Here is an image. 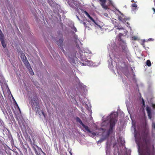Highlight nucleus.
Listing matches in <instances>:
<instances>
[{
	"instance_id": "nucleus-1",
	"label": "nucleus",
	"mask_w": 155,
	"mask_h": 155,
	"mask_svg": "<svg viewBox=\"0 0 155 155\" xmlns=\"http://www.w3.org/2000/svg\"><path fill=\"white\" fill-rule=\"evenodd\" d=\"M124 34L122 33H119L118 35V40L119 41H121V42L120 43V45L121 48L122 52L123 53L124 55L126 56V58L129 60V58L130 55V54L126 43L124 41L122 40L121 38V37Z\"/></svg>"
},
{
	"instance_id": "nucleus-2",
	"label": "nucleus",
	"mask_w": 155,
	"mask_h": 155,
	"mask_svg": "<svg viewBox=\"0 0 155 155\" xmlns=\"http://www.w3.org/2000/svg\"><path fill=\"white\" fill-rule=\"evenodd\" d=\"M117 114L113 113L110 115V128L107 133L108 135L112 133L113 129L117 121Z\"/></svg>"
},
{
	"instance_id": "nucleus-3",
	"label": "nucleus",
	"mask_w": 155,
	"mask_h": 155,
	"mask_svg": "<svg viewBox=\"0 0 155 155\" xmlns=\"http://www.w3.org/2000/svg\"><path fill=\"white\" fill-rule=\"evenodd\" d=\"M37 97L35 96L31 99L30 102L32 109L35 110L36 113H39L40 112V108L39 103L37 101Z\"/></svg>"
},
{
	"instance_id": "nucleus-4",
	"label": "nucleus",
	"mask_w": 155,
	"mask_h": 155,
	"mask_svg": "<svg viewBox=\"0 0 155 155\" xmlns=\"http://www.w3.org/2000/svg\"><path fill=\"white\" fill-rule=\"evenodd\" d=\"M141 134V138L143 142L147 144V138L149 134V130L146 126V124L145 125L144 128L142 130Z\"/></svg>"
},
{
	"instance_id": "nucleus-5",
	"label": "nucleus",
	"mask_w": 155,
	"mask_h": 155,
	"mask_svg": "<svg viewBox=\"0 0 155 155\" xmlns=\"http://www.w3.org/2000/svg\"><path fill=\"white\" fill-rule=\"evenodd\" d=\"M75 120L77 122L79 123L81 125H82L83 127L85 129V130L87 132L92 134L94 136H95L96 135V133L94 132H92V131L90 130L88 127L87 126L85 125L83 123L79 117H77L76 118Z\"/></svg>"
},
{
	"instance_id": "nucleus-6",
	"label": "nucleus",
	"mask_w": 155,
	"mask_h": 155,
	"mask_svg": "<svg viewBox=\"0 0 155 155\" xmlns=\"http://www.w3.org/2000/svg\"><path fill=\"white\" fill-rule=\"evenodd\" d=\"M30 142L32 146V147L33 148V149L34 150L36 155H40V154H39L38 153L37 151V150H36V148H35V147H34V146H35L39 150H40L41 152H42L43 151H42V150L41 149V148L39 147L36 145L34 143H33V144L32 143L31 140L30 139Z\"/></svg>"
},
{
	"instance_id": "nucleus-7",
	"label": "nucleus",
	"mask_w": 155,
	"mask_h": 155,
	"mask_svg": "<svg viewBox=\"0 0 155 155\" xmlns=\"http://www.w3.org/2000/svg\"><path fill=\"white\" fill-rule=\"evenodd\" d=\"M113 24L114 25V28H115L116 29H117L119 30H124V28L122 27L120 28V23H118L117 20L115 19L112 20Z\"/></svg>"
},
{
	"instance_id": "nucleus-8",
	"label": "nucleus",
	"mask_w": 155,
	"mask_h": 155,
	"mask_svg": "<svg viewBox=\"0 0 155 155\" xmlns=\"http://www.w3.org/2000/svg\"><path fill=\"white\" fill-rule=\"evenodd\" d=\"M0 41L1 42L2 45L4 48H5L6 47V44L5 42L4 35L2 33L0 29Z\"/></svg>"
},
{
	"instance_id": "nucleus-9",
	"label": "nucleus",
	"mask_w": 155,
	"mask_h": 155,
	"mask_svg": "<svg viewBox=\"0 0 155 155\" xmlns=\"http://www.w3.org/2000/svg\"><path fill=\"white\" fill-rule=\"evenodd\" d=\"M63 41V38L62 37H61L58 40V41H57L56 42L57 44L58 45L59 47L61 49L62 51L65 54V51L63 49L62 47V43Z\"/></svg>"
},
{
	"instance_id": "nucleus-10",
	"label": "nucleus",
	"mask_w": 155,
	"mask_h": 155,
	"mask_svg": "<svg viewBox=\"0 0 155 155\" xmlns=\"http://www.w3.org/2000/svg\"><path fill=\"white\" fill-rule=\"evenodd\" d=\"M118 19L123 23L126 22L127 24L129 25L128 22H127V21H128V20H129L130 18H126L123 14H122L121 16H118Z\"/></svg>"
},
{
	"instance_id": "nucleus-11",
	"label": "nucleus",
	"mask_w": 155,
	"mask_h": 155,
	"mask_svg": "<svg viewBox=\"0 0 155 155\" xmlns=\"http://www.w3.org/2000/svg\"><path fill=\"white\" fill-rule=\"evenodd\" d=\"M21 58L22 61L25 65L28 68L30 67V65L29 63V62H28L25 55L24 54H21Z\"/></svg>"
},
{
	"instance_id": "nucleus-12",
	"label": "nucleus",
	"mask_w": 155,
	"mask_h": 155,
	"mask_svg": "<svg viewBox=\"0 0 155 155\" xmlns=\"http://www.w3.org/2000/svg\"><path fill=\"white\" fill-rule=\"evenodd\" d=\"M100 2V4L103 8L105 9H107L108 7L106 5V0H99Z\"/></svg>"
},
{
	"instance_id": "nucleus-13",
	"label": "nucleus",
	"mask_w": 155,
	"mask_h": 155,
	"mask_svg": "<svg viewBox=\"0 0 155 155\" xmlns=\"http://www.w3.org/2000/svg\"><path fill=\"white\" fill-rule=\"evenodd\" d=\"M84 13L85 15L93 22L96 25H98L97 22L95 21L94 19L89 15L88 13L86 11H84Z\"/></svg>"
},
{
	"instance_id": "nucleus-14",
	"label": "nucleus",
	"mask_w": 155,
	"mask_h": 155,
	"mask_svg": "<svg viewBox=\"0 0 155 155\" xmlns=\"http://www.w3.org/2000/svg\"><path fill=\"white\" fill-rule=\"evenodd\" d=\"M74 38L75 39L74 42H75V43H77L78 42H80V41L78 39V37L77 35H76V34H75L74 36Z\"/></svg>"
},
{
	"instance_id": "nucleus-15",
	"label": "nucleus",
	"mask_w": 155,
	"mask_h": 155,
	"mask_svg": "<svg viewBox=\"0 0 155 155\" xmlns=\"http://www.w3.org/2000/svg\"><path fill=\"white\" fill-rule=\"evenodd\" d=\"M131 6L132 7L133 10H135L137 9V5L135 3L132 4Z\"/></svg>"
},
{
	"instance_id": "nucleus-16",
	"label": "nucleus",
	"mask_w": 155,
	"mask_h": 155,
	"mask_svg": "<svg viewBox=\"0 0 155 155\" xmlns=\"http://www.w3.org/2000/svg\"><path fill=\"white\" fill-rule=\"evenodd\" d=\"M114 58L115 60L117 61L118 63L121 62V59L122 58H121L115 56Z\"/></svg>"
},
{
	"instance_id": "nucleus-17",
	"label": "nucleus",
	"mask_w": 155,
	"mask_h": 155,
	"mask_svg": "<svg viewBox=\"0 0 155 155\" xmlns=\"http://www.w3.org/2000/svg\"><path fill=\"white\" fill-rule=\"evenodd\" d=\"M83 24L84 25V26L86 28H87L88 30H90L91 29V28L89 27V26H88V25H89L87 23L85 22H83Z\"/></svg>"
},
{
	"instance_id": "nucleus-18",
	"label": "nucleus",
	"mask_w": 155,
	"mask_h": 155,
	"mask_svg": "<svg viewBox=\"0 0 155 155\" xmlns=\"http://www.w3.org/2000/svg\"><path fill=\"white\" fill-rule=\"evenodd\" d=\"M134 137L136 138H137V134H138V132L136 130V128H134Z\"/></svg>"
},
{
	"instance_id": "nucleus-19",
	"label": "nucleus",
	"mask_w": 155,
	"mask_h": 155,
	"mask_svg": "<svg viewBox=\"0 0 155 155\" xmlns=\"http://www.w3.org/2000/svg\"><path fill=\"white\" fill-rule=\"evenodd\" d=\"M145 150L146 152V153L147 154L149 155H150V150L149 148L147 146H146V147Z\"/></svg>"
},
{
	"instance_id": "nucleus-20",
	"label": "nucleus",
	"mask_w": 155,
	"mask_h": 155,
	"mask_svg": "<svg viewBox=\"0 0 155 155\" xmlns=\"http://www.w3.org/2000/svg\"><path fill=\"white\" fill-rule=\"evenodd\" d=\"M146 64L149 67H150L151 65V63L150 61L148 60L146 61Z\"/></svg>"
},
{
	"instance_id": "nucleus-21",
	"label": "nucleus",
	"mask_w": 155,
	"mask_h": 155,
	"mask_svg": "<svg viewBox=\"0 0 155 155\" xmlns=\"http://www.w3.org/2000/svg\"><path fill=\"white\" fill-rule=\"evenodd\" d=\"M146 110L147 111V113H151V110L150 109L149 107H147L146 109Z\"/></svg>"
},
{
	"instance_id": "nucleus-22",
	"label": "nucleus",
	"mask_w": 155,
	"mask_h": 155,
	"mask_svg": "<svg viewBox=\"0 0 155 155\" xmlns=\"http://www.w3.org/2000/svg\"><path fill=\"white\" fill-rule=\"evenodd\" d=\"M48 2L49 4V5L51 6L52 4H53V2L52 0H48Z\"/></svg>"
},
{
	"instance_id": "nucleus-23",
	"label": "nucleus",
	"mask_w": 155,
	"mask_h": 155,
	"mask_svg": "<svg viewBox=\"0 0 155 155\" xmlns=\"http://www.w3.org/2000/svg\"><path fill=\"white\" fill-rule=\"evenodd\" d=\"M147 114H148V118L150 119H151V118H152L151 112L149 113H147Z\"/></svg>"
},
{
	"instance_id": "nucleus-24",
	"label": "nucleus",
	"mask_w": 155,
	"mask_h": 155,
	"mask_svg": "<svg viewBox=\"0 0 155 155\" xmlns=\"http://www.w3.org/2000/svg\"><path fill=\"white\" fill-rule=\"evenodd\" d=\"M114 51L116 52H118L120 51V50H119V48L118 47H116V48L114 49Z\"/></svg>"
},
{
	"instance_id": "nucleus-25",
	"label": "nucleus",
	"mask_w": 155,
	"mask_h": 155,
	"mask_svg": "<svg viewBox=\"0 0 155 155\" xmlns=\"http://www.w3.org/2000/svg\"><path fill=\"white\" fill-rule=\"evenodd\" d=\"M71 29L74 30L75 32L77 31V29L75 26H73L72 28H71Z\"/></svg>"
},
{
	"instance_id": "nucleus-26",
	"label": "nucleus",
	"mask_w": 155,
	"mask_h": 155,
	"mask_svg": "<svg viewBox=\"0 0 155 155\" xmlns=\"http://www.w3.org/2000/svg\"><path fill=\"white\" fill-rule=\"evenodd\" d=\"M76 44V46L77 47V48L78 49H79V50L80 49V48L78 45V44L77 43H75Z\"/></svg>"
},
{
	"instance_id": "nucleus-27",
	"label": "nucleus",
	"mask_w": 155,
	"mask_h": 155,
	"mask_svg": "<svg viewBox=\"0 0 155 155\" xmlns=\"http://www.w3.org/2000/svg\"><path fill=\"white\" fill-rule=\"evenodd\" d=\"M41 113H42V115H43V116H44V117L45 118L46 117V115L44 113V111L43 110H42Z\"/></svg>"
},
{
	"instance_id": "nucleus-28",
	"label": "nucleus",
	"mask_w": 155,
	"mask_h": 155,
	"mask_svg": "<svg viewBox=\"0 0 155 155\" xmlns=\"http://www.w3.org/2000/svg\"><path fill=\"white\" fill-rule=\"evenodd\" d=\"M132 38V39L133 40H137V38L135 36H133Z\"/></svg>"
},
{
	"instance_id": "nucleus-29",
	"label": "nucleus",
	"mask_w": 155,
	"mask_h": 155,
	"mask_svg": "<svg viewBox=\"0 0 155 155\" xmlns=\"http://www.w3.org/2000/svg\"><path fill=\"white\" fill-rule=\"evenodd\" d=\"M153 127L155 129V123H153Z\"/></svg>"
},
{
	"instance_id": "nucleus-30",
	"label": "nucleus",
	"mask_w": 155,
	"mask_h": 155,
	"mask_svg": "<svg viewBox=\"0 0 155 155\" xmlns=\"http://www.w3.org/2000/svg\"><path fill=\"white\" fill-rule=\"evenodd\" d=\"M124 34H125V35L127 34V33H128V31H127V30H125V31H124Z\"/></svg>"
},
{
	"instance_id": "nucleus-31",
	"label": "nucleus",
	"mask_w": 155,
	"mask_h": 155,
	"mask_svg": "<svg viewBox=\"0 0 155 155\" xmlns=\"http://www.w3.org/2000/svg\"><path fill=\"white\" fill-rule=\"evenodd\" d=\"M152 106L153 108H155V104H153Z\"/></svg>"
},
{
	"instance_id": "nucleus-32",
	"label": "nucleus",
	"mask_w": 155,
	"mask_h": 155,
	"mask_svg": "<svg viewBox=\"0 0 155 155\" xmlns=\"http://www.w3.org/2000/svg\"><path fill=\"white\" fill-rule=\"evenodd\" d=\"M131 2H134L136 3V2H135L134 0H131Z\"/></svg>"
},
{
	"instance_id": "nucleus-33",
	"label": "nucleus",
	"mask_w": 155,
	"mask_h": 155,
	"mask_svg": "<svg viewBox=\"0 0 155 155\" xmlns=\"http://www.w3.org/2000/svg\"><path fill=\"white\" fill-rule=\"evenodd\" d=\"M30 74L31 75H33L34 74V73L33 72H32L31 73H30Z\"/></svg>"
},
{
	"instance_id": "nucleus-34",
	"label": "nucleus",
	"mask_w": 155,
	"mask_h": 155,
	"mask_svg": "<svg viewBox=\"0 0 155 155\" xmlns=\"http://www.w3.org/2000/svg\"><path fill=\"white\" fill-rule=\"evenodd\" d=\"M143 104L144 105H145V104H144V101L143 100Z\"/></svg>"
},
{
	"instance_id": "nucleus-35",
	"label": "nucleus",
	"mask_w": 155,
	"mask_h": 155,
	"mask_svg": "<svg viewBox=\"0 0 155 155\" xmlns=\"http://www.w3.org/2000/svg\"><path fill=\"white\" fill-rule=\"evenodd\" d=\"M42 153H43V154L44 155H46V153H44L43 151L42 152Z\"/></svg>"
},
{
	"instance_id": "nucleus-36",
	"label": "nucleus",
	"mask_w": 155,
	"mask_h": 155,
	"mask_svg": "<svg viewBox=\"0 0 155 155\" xmlns=\"http://www.w3.org/2000/svg\"><path fill=\"white\" fill-rule=\"evenodd\" d=\"M142 45H143V47H144L145 46H144V42H143V44H142Z\"/></svg>"
},
{
	"instance_id": "nucleus-37",
	"label": "nucleus",
	"mask_w": 155,
	"mask_h": 155,
	"mask_svg": "<svg viewBox=\"0 0 155 155\" xmlns=\"http://www.w3.org/2000/svg\"><path fill=\"white\" fill-rule=\"evenodd\" d=\"M150 39L151 40H152V41L153 40H154L152 38H150Z\"/></svg>"
},
{
	"instance_id": "nucleus-38",
	"label": "nucleus",
	"mask_w": 155,
	"mask_h": 155,
	"mask_svg": "<svg viewBox=\"0 0 155 155\" xmlns=\"http://www.w3.org/2000/svg\"><path fill=\"white\" fill-rule=\"evenodd\" d=\"M82 22V21L81 22H80L81 23Z\"/></svg>"
},
{
	"instance_id": "nucleus-39",
	"label": "nucleus",
	"mask_w": 155,
	"mask_h": 155,
	"mask_svg": "<svg viewBox=\"0 0 155 155\" xmlns=\"http://www.w3.org/2000/svg\"><path fill=\"white\" fill-rule=\"evenodd\" d=\"M71 155H72V153H71Z\"/></svg>"
}]
</instances>
